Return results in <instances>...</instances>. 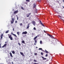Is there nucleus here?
<instances>
[{
  "label": "nucleus",
  "mask_w": 64,
  "mask_h": 64,
  "mask_svg": "<svg viewBox=\"0 0 64 64\" xmlns=\"http://www.w3.org/2000/svg\"><path fill=\"white\" fill-rule=\"evenodd\" d=\"M12 34L14 36H16V37H17V36L16 35V34H14L13 33H12Z\"/></svg>",
  "instance_id": "obj_12"
},
{
  "label": "nucleus",
  "mask_w": 64,
  "mask_h": 64,
  "mask_svg": "<svg viewBox=\"0 0 64 64\" xmlns=\"http://www.w3.org/2000/svg\"><path fill=\"white\" fill-rule=\"evenodd\" d=\"M36 48H38L37 47H36Z\"/></svg>",
  "instance_id": "obj_51"
},
{
  "label": "nucleus",
  "mask_w": 64,
  "mask_h": 64,
  "mask_svg": "<svg viewBox=\"0 0 64 64\" xmlns=\"http://www.w3.org/2000/svg\"><path fill=\"white\" fill-rule=\"evenodd\" d=\"M36 37H37L38 38V37H39V36L38 35L37 36H36Z\"/></svg>",
  "instance_id": "obj_43"
},
{
  "label": "nucleus",
  "mask_w": 64,
  "mask_h": 64,
  "mask_svg": "<svg viewBox=\"0 0 64 64\" xmlns=\"http://www.w3.org/2000/svg\"><path fill=\"white\" fill-rule=\"evenodd\" d=\"M50 37L52 38H54V37L52 36H50Z\"/></svg>",
  "instance_id": "obj_21"
},
{
  "label": "nucleus",
  "mask_w": 64,
  "mask_h": 64,
  "mask_svg": "<svg viewBox=\"0 0 64 64\" xmlns=\"http://www.w3.org/2000/svg\"><path fill=\"white\" fill-rule=\"evenodd\" d=\"M3 34H2L1 35V39H2L3 38Z\"/></svg>",
  "instance_id": "obj_10"
},
{
  "label": "nucleus",
  "mask_w": 64,
  "mask_h": 64,
  "mask_svg": "<svg viewBox=\"0 0 64 64\" xmlns=\"http://www.w3.org/2000/svg\"><path fill=\"white\" fill-rule=\"evenodd\" d=\"M12 54H14L15 53V52L14 51H12Z\"/></svg>",
  "instance_id": "obj_19"
},
{
  "label": "nucleus",
  "mask_w": 64,
  "mask_h": 64,
  "mask_svg": "<svg viewBox=\"0 0 64 64\" xmlns=\"http://www.w3.org/2000/svg\"><path fill=\"white\" fill-rule=\"evenodd\" d=\"M62 2H64V0H62Z\"/></svg>",
  "instance_id": "obj_50"
},
{
  "label": "nucleus",
  "mask_w": 64,
  "mask_h": 64,
  "mask_svg": "<svg viewBox=\"0 0 64 64\" xmlns=\"http://www.w3.org/2000/svg\"><path fill=\"white\" fill-rule=\"evenodd\" d=\"M33 29H34V30H36V28L35 27H34V28H33Z\"/></svg>",
  "instance_id": "obj_34"
},
{
  "label": "nucleus",
  "mask_w": 64,
  "mask_h": 64,
  "mask_svg": "<svg viewBox=\"0 0 64 64\" xmlns=\"http://www.w3.org/2000/svg\"><path fill=\"white\" fill-rule=\"evenodd\" d=\"M8 36L9 38H10V40H13V37H12V36L9 34H8Z\"/></svg>",
  "instance_id": "obj_1"
},
{
  "label": "nucleus",
  "mask_w": 64,
  "mask_h": 64,
  "mask_svg": "<svg viewBox=\"0 0 64 64\" xmlns=\"http://www.w3.org/2000/svg\"><path fill=\"white\" fill-rule=\"evenodd\" d=\"M38 37L37 36H36L34 38V40H36V38H37Z\"/></svg>",
  "instance_id": "obj_14"
},
{
  "label": "nucleus",
  "mask_w": 64,
  "mask_h": 64,
  "mask_svg": "<svg viewBox=\"0 0 64 64\" xmlns=\"http://www.w3.org/2000/svg\"><path fill=\"white\" fill-rule=\"evenodd\" d=\"M27 32L26 31H25V32H22V34H27Z\"/></svg>",
  "instance_id": "obj_6"
},
{
  "label": "nucleus",
  "mask_w": 64,
  "mask_h": 64,
  "mask_svg": "<svg viewBox=\"0 0 64 64\" xmlns=\"http://www.w3.org/2000/svg\"><path fill=\"white\" fill-rule=\"evenodd\" d=\"M17 34L19 36L20 35V33L19 32H17Z\"/></svg>",
  "instance_id": "obj_20"
},
{
  "label": "nucleus",
  "mask_w": 64,
  "mask_h": 64,
  "mask_svg": "<svg viewBox=\"0 0 64 64\" xmlns=\"http://www.w3.org/2000/svg\"><path fill=\"white\" fill-rule=\"evenodd\" d=\"M44 32H46V31L45 30H44Z\"/></svg>",
  "instance_id": "obj_49"
},
{
  "label": "nucleus",
  "mask_w": 64,
  "mask_h": 64,
  "mask_svg": "<svg viewBox=\"0 0 64 64\" xmlns=\"http://www.w3.org/2000/svg\"><path fill=\"white\" fill-rule=\"evenodd\" d=\"M10 56H11L12 58L13 57V56L12 55V53H10Z\"/></svg>",
  "instance_id": "obj_13"
},
{
  "label": "nucleus",
  "mask_w": 64,
  "mask_h": 64,
  "mask_svg": "<svg viewBox=\"0 0 64 64\" xmlns=\"http://www.w3.org/2000/svg\"><path fill=\"white\" fill-rule=\"evenodd\" d=\"M40 24H41V25H42V26H43L44 27V25L42 24V22L40 20Z\"/></svg>",
  "instance_id": "obj_9"
},
{
  "label": "nucleus",
  "mask_w": 64,
  "mask_h": 64,
  "mask_svg": "<svg viewBox=\"0 0 64 64\" xmlns=\"http://www.w3.org/2000/svg\"><path fill=\"white\" fill-rule=\"evenodd\" d=\"M29 26H29V24H28V26L27 27V29L28 28Z\"/></svg>",
  "instance_id": "obj_15"
},
{
  "label": "nucleus",
  "mask_w": 64,
  "mask_h": 64,
  "mask_svg": "<svg viewBox=\"0 0 64 64\" xmlns=\"http://www.w3.org/2000/svg\"><path fill=\"white\" fill-rule=\"evenodd\" d=\"M58 16H59V17H60V18H62V16H60L58 15Z\"/></svg>",
  "instance_id": "obj_28"
},
{
  "label": "nucleus",
  "mask_w": 64,
  "mask_h": 64,
  "mask_svg": "<svg viewBox=\"0 0 64 64\" xmlns=\"http://www.w3.org/2000/svg\"><path fill=\"white\" fill-rule=\"evenodd\" d=\"M18 44L19 45V46L21 45L20 44V42L18 43Z\"/></svg>",
  "instance_id": "obj_32"
},
{
  "label": "nucleus",
  "mask_w": 64,
  "mask_h": 64,
  "mask_svg": "<svg viewBox=\"0 0 64 64\" xmlns=\"http://www.w3.org/2000/svg\"><path fill=\"white\" fill-rule=\"evenodd\" d=\"M34 55L35 56L36 55H37V53H35L34 54Z\"/></svg>",
  "instance_id": "obj_35"
},
{
  "label": "nucleus",
  "mask_w": 64,
  "mask_h": 64,
  "mask_svg": "<svg viewBox=\"0 0 64 64\" xmlns=\"http://www.w3.org/2000/svg\"><path fill=\"white\" fill-rule=\"evenodd\" d=\"M26 2H30V0H26Z\"/></svg>",
  "instance_id": "obj_22"
},
{
  "label": "nucleus",
  "mask_w": 64,
  "mask_h": 64,
  "mask_svg": "<svg viewBox=\"0 0 64 64\" xmlns=\"http://www.w3.org/2000/svg\"><path fill=\"white\" fill-rule=\"evenodd\" d=\"M22 43L24 44V43H25V41H24V40L22 41Z\"/></svg>",
  "instance_id": "obj_17"
},
{
  "label": "nucleus",
  "mask_w": 64,
  "mask_h": 64,
  "mask_svg": "<svg viewBox=\"0 0 64 64\" xmlns=\"http://www.w3.org/2000/svg\"><path fill=\"white\" fill-rule=\"evenodd\" d=\"M25 4H28V3H27V2H25Z\"/></svg>",
  "instance_id": "obj_41"
},
{
  "label": "nucleus",
  "mask_w": 64,
  "mask_h": 64,
  "mask_svg": "<svg viewBox=\"0 0 64 64\" xmlns=\"http://www.w3.org/2000/svg\"><path fill=\"white\" fill-rule=\"evenodd\" d=\"M45 52L46 53H48V52L46 50H45Z\"/></svg>",
  "instance_id": "obj_16"
},
{
  "label": "nucleus",
  "mask_w": 64,
  "mask_h": 64,
  "mask_svg": "<svg viewBox=\"0 0 64 64\" xmlns=\"http://www.w3.org/2000/svg\"><path fill=\"white\" fill-rule=\"evenodd\" d=\"M7 45V44H5L4 45V47H6V46Z\"/></svg>",
  "instance_id": "obj_25"
},
{
  "label": "nucleus",
  "mask_w": 64,
  "mask_h": 64,
  "mask_svg": "<svg viewBox=\"0 0 64 64\" xmlns=\"http://www.w3.org/2000/svg\"><path fill=\"white\" fill-rule=\"evenodd\" d=\"M37 10L36 9V10Z\"/></svg>",
  "instance_id": "obj_54"
},
{
  "label": "nucleus",
  "mask_w": 64,
  "mask_h": 64,
  "mask_svg": "<svg viewBox=\"0 0 64 64\" xmlns=\"http://www.w3.org/2000/svg\"><path fill=\"white\" fill-rule=\"evenodd\" d=\"M39 50H42V49L41 48H39Z\"/></svg>",
  "instance_id": "obj_33"
},
{
  "label": "nucleus",
  "mask_w": 64,
  "mask_h": 64,
  "mask_svg": "<svg viewBox=\"0 0 64 64\" xmlns=\"http://www.w3.org/2000/svg\"><path fill=\"white\" fill-rule=\"evenodd\" d=\"M48 36H50V37L51 36H51V35H50V34H48Z\"/></svg>",
  "instance_id": "obj_29"
},
{
  "label": "nucleus",
  "mask_w": 64,
  "mask_h": 64,
  "mask_svg": "<svg viewBox=\"0 0 64 64\" xmlns=\"http://www.w3.org/2000/svg\"><path fill=\"white\" fill-rule=\"evenodd\" d=\"M36 43H36L34 42V45H36Z\"/></svg>",
  "instance_id": "obj_37"
},
{
  "label": "nucleus",
  "mask_w": 64,
  "mask_h": 64,
  "mask_svg": "<svg viewBox=\"0 0 64 64\" xmlns=\"http://www.w3.org/2000/svg\"><path fill=\"white\" fill-rule=\"evenodd\" d=\"M12 20H10L11 23L12 24H13L14 22V18H12Z\"/></svg>",
  "instance_id": "obj_2"
},
{
  "label": "nucleus",
  "mask_w": 64,
  "mask_h": 64,
  "mask_svg": "<svg viewBox=\"0 0 64 64\" xmlns=\"http://www.w3.org/2000/svg\"><path fill=\"white\" fill-rule=\"evenodd\" d=\"M42 50V51L43 52H45V51L44 50Z\"/></svg>",
  "instance_id": "obj_46"
},
{
  "label": "nucleus",
  "mask_w": 64,
  "mask_h": 64,
  "mask_svg": "<svg viewBox=\"0 0 64 64\" xmlns=\"http://www.w3.org/2000/svg\"><path fill=\"white\" fill-rule=\"evenodd\" d=\"M1 48V44H0V48Z\"/></svg>",
  "instance_id": "obj_36"
},
{
  "label": "nucleus",
  "mask_w": 64,
  "mask_h": 64,
  "mask_svg": "<svg viewBox=\"0 0 64 64\" xmlns=\"http://www.w3.org/2000/svg\"><path fill=\"white\" fill-rule=\"evenodd\" d=\"M5 43H7V42H5Z\"/></svg>",
  "instance_id": "obj_52"
},
{
  "label": "nucleus",
  "mask_w": 64,
  "mask_h": 64,
  "mask_svg": "<svg viewBox=\"0 0 64 64\" xmlns=\"http://www.w3.org/2000/svg\"><path fill=\"white\" fill-rule=\"evenodd\" d=\"M41 57L43 59V60H46L47 59V58H44L43 56H41Z\"/></svg>",
  "instance_id": "obj_8"
},
{
  "label": "nucleus",
  "mask_w": 64,
  "mask_h": 64,
  "mask_svg": "<svg viewBox=\"0 0 64 64\" xmlns=\"http://www.w3.org/2000/svg\"><path fill=\"white\" fill-rule=\"evenodd\" d=\"M17 22V21L16 20L15 22V23H16Z\"/></svg>",
  "instance_id": "obj_42"
},
{
  "label": "nucleus",
  "mask_w": 64,
  "mask_h": 64,
  "mask_svg": "<svg viewBox=\"0 0 64 64\" xmlns=\"http://www.w3.org/2000/svg\"><path fill=\"white\" fill-rule=\"evenodd\" d=\"M34 64H38V63H36V62H34Z\"/></svg>",
  "instance_id": "obj_39"
},
{
  "label": "nucleus",
  "mask_w": 64,
  "mask_h": 64,
  "mask_svg": "<svg viewBox=\"0 0 64 64\" xmlns=\"http://www.w3.org/2000/svg\"><path fill=\"white\" fill-rule=\"evenodd\" d=\"M62 7L63 8H64V6H62Z\"/></svg>",
  "instance_id": "obj_48"
},
{
  "label": "nucleus",
  "mask_w": 64,
  "mask_h": 64,
  "mask_svg": "<svg viewBox=\"0 0 64 64\" xmlns=\"http://www.w3.org/2000/svg\"><path fill=\"white\" fill-rule=\"evenodd\" d=\"M34 62H37V61L35 60H34Z\"/></svg>",
  "instance_id": "obj_31"
},
{
  "label": "nucleus",
  "mask_w": 64,
  "mask_h": 64,
  "mask_svg": "<svg viewBox=\"0 0 64 64\" xmlns=\"http://www.w3.org/2000/svg\"><path fill=\"white\" fill-rule=\"evenodd\" d=\"M4 47H5V46H2V48H4Z\"/></svg>",
  "instance_id": "obj_45"
},
{
  "label": "nucleus",
  "mask_w": 64,
  "mask_h": 64,
  "mask_svg": "<svg viewBox=\"0 0 64 64\" xmlns=\"http://www.w3.org/2000/svg\"><path fill=\"white\" fill-rule=\"evenodd\" d=\"M17 20H18V17H17Z\"/></svg>",
  "instance_id": "obj_44"
},
{
  "label": "nucleus",
  "mask_w": 64,
  "mask_h": 64,
  "mask_svg": "<svg viewBox=\"0 0 64 64\" xmlns=\"http://www.w3.org/2000/svg\"><path fill=\"white\" fill-rule=\"evenodd\" d=\"M9 32V30H7L6 31V33H8V32Z\"/></svg>",
  "instance_id": "obj_18"
},
{
  "label": "nucleus",
  "mask_w": 64,
  "mask_h": 64,
  "mask_svg": "<svg viewBox=\"0 0 64 64\" xmlns=\"http://www.w3.org/2000/svg\"><path fill=\"white\" fill-rule=\"evenodd\" d=\"M12 64H13V62H12Z\"/></svg>",
  "instance_id": "obj_47"
},
{
  "label": "nucleus",
  "mask_w": 64,
  "mask_h": 64,
  "mask_svg": "<svg viewBox=\"0 0 64 64\" xmlns=\"http://www.w3.org/2000/svg\"><path fill=\"white\" fill-rule=\"evenodd\" d=\"M34 6L33 7V8H36V4H35L34 3L33 4Z\"/></svg>",
  "instance_id": "obj_5"
},
{
  "label": "nucleus",
  "mask_w": 64,
  "mask_h": 64,
  "mask_svg": "<svg viewBox=\"0 0 64 64\" xmlns=\"http://www.w3.org/2000/svg\"><path fill=\"white\" fill-rule=\"evenodd\" d=\"M21 9L22 10H24V8H23V7H21Z\"/></svg>",
  "instance_id": "obj_27"
},
{
  "label": "nucleus",
  "mask_w": 64,
  "mask_h": 64,
  "mask_svg": "<svg viewBox=\"0 0 64 64\" xmlns=\"http://www.w3.org/2000/svg\"><path fill=\"white\" fill-rule=\"evenodd\" d=\"M35 40V43H37V41L36 40Z\"/></svg>",
  "instance_id": "obj_23"
},
{
  "label": "nucleus",
  "mask_w": 64,
  "mask_h": 64,
  "mask_svg": "<svg viewBox=\"0 0 64 64\" xmlns=\"http://www.w3.org/2000/svg\"><path fill=\"white\" fill-rule=\"evenodd\" d=\"M20 26H22V23H20Z\"/></svg>",
  "instance_id": "obj_38"
},
{
  "label": "nucleus",
  "mask_w": 64,
  "mask_h": 64,
  "mask_svg": "<svg viewBox=\"0 0 64 64\" xmlns=\"http://www.w3.org/2000/svg\"><path fill=\"white\" fill-rule=\"evenodd\" d=\"M45 56L46 57H47L48 56V54H46V56Z\"/></svg>",
  "instance_id": "obj_30"
},
{
  "label": "nucleus",
  "mask_w": 64,
  "mask_h": 64,
  "mask_svg": "<svg viewBox=\"0 0 64 64\" xmlns=\"http://www.w3.org/2000/svg\"><path fill=\"white\" fill-rule=\"evenodd\" d=\"M18 12V10L15 11L14 12V14H16Z\"/></svg>",
  "instance_id": "obj_11"
},
{
  "label": "nucleus",
  "mask_w": 64,
  "mask_h": 64,
  "mask_svg": "<svg viewBox=\"0 0 64 64\" xmlns=\"http://www.w3.org/2000/svg\"><path fill=\"white\" fill-rule=\"evenodd\" d=\"M42 43V40H40V44H41Z\"/></svg>",
  "instance_id": "obj_26"
},
{
  "label": "nucleus",
  "mask_w": 64,
  "mask_h": 64,
  "mask_svg": "<svg viewBox=\"0 0 64 64\" xmlns=\"http://www.w3.org/2000/svg\"><path fill=\"white\" fill-rule=\"evenodd\" d=\"M13 30V31H14V28H13V30Z\"/></svg>",
  "instance_id": "obj_40"
},
{
  "label": "nucleus",
  "mask_w": 64,
  "mask_h": 64,
  "mask_svg": "<svg viewBox=\"0 0 64 64\" xmlns=\"http://www.w3.org/2000/svg\"><path fill=\"white\" fill-rule=\"evenodd\" d=\"M31 14V13H30L28 14H26V16L27 17H28L29 16H30V15Z\"/></svg>",
  "instance_id": "obj_4"
},
{
  "label": "nucleus",
  "mask_w": 64,
  "mask_h": 64,
  "mask_svg": "<svg viewBox=\"0 0 64 64\" xmlns=\"http://www.w3.org/2000/svg\"><path fill=\"white\" fill-rule=\"evenodd\" d=\"M60 19H61V20H62V18H60Z\"/></svg>",
  "instance_id": "obj_53"
},
{
  "label": "nucleus",
  "mask_w": 64,
  "mask_h": 64,
  "mask_svg": "<svg viewBox=\"0 0 64 64\" xmlns=\"http://www.w3.org/2000/svg\"><path fill=\"white\" fill-rule=\"evenodd\" d=\"M32 22L33 25H34V26H35L36 25L35 22L34 20H32Z\"/></svg>",
  "instance_id": "obj_3"
},
{
  "label": "nucleus",
  "mask_w": 64,
  "mask_h": 64,
  "mask_svg": "<svg viewBox=\"0 0 64 64\" xmlns=\"http://www.w3.org/2000/svg\"><path fill=\"white\" fill-rule=\"evenodd\" d=\"M41 54L42 55H43V52H41Z\"/></svg>",
  "instance_id": "obj_24"
},
{
  "label": "nucleus",
  "mask_w": 64,
  "mask_h": 64,
  "mask_svg": "<svg viewBox=\"0 0 64 64\" xmlns=\"http://www.w3.org/2000/svg\"><path fill=\"white\" fill-rule=\"evenodd\" d=\"M20 54H21L23 56H24V54H23V52H20Z\"/></svg>",
  "instance_id": "obj_7"
}]
</instances>
